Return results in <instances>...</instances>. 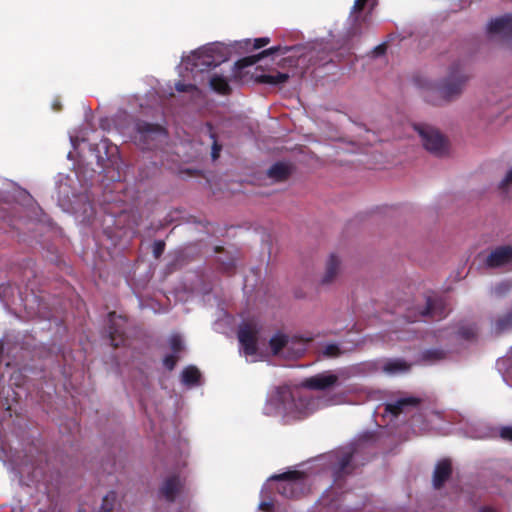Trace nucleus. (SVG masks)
<instances>
[{"instance_id": "f257e3e1", "label": "nucleus", "mask_w": 512, "mask_h": 512, "mask_svg": "<svg viewBox=\"0 0 512 512\" xmlns=\"http://www.w3.org/2000/svg\"><path fill=\"white\" fill-rule=\"evenodd\" d=\"M470 78L471 73L465 64L456 61L450 66L447 77L435 89L425 92L424 99L434 106L453 101L463 93Z\"/></svg>"}, {"instance_id": "f03ea898", "label": "nucleus", "mask_w": 512, "mask_h": 512, "mask_svg": "<svg viewBox=\"0 0 512 512\" xmlns=\"http://www.w3.org/2000/svg\"><path fill=\"white\" fill-rule=\"evenodd\" d=\"M22 277L25 291H23L20 286L9 282L0 285V300L5 305L15 304L17 301L24 302L29 296L28 291L35 297V285L32 279L36 277V270L31 260L26 261Z\"/></svg>"}, {"instance_id": "7ed1b4c3", "label": "nucleus", "mask_w": 512, "mask_h": 512, "mask_svg": "<svg viewBox=\"0 0 512 512\" xmlns=\"http://www.w3.org/2000/svg\"><path fill=\"white\" fill-rule=\"evenodd\" d=\"M268 481L276 482L277 492L285 498L296 499L306 491V474L292 470L272 475Z\"/></svg>"}, {"instance_id": "20e7f679", "label": "nucleus", "mask_w": 512, "mask_h": 512, "mask_svg": "<svg viewBox=\"0 0 512 512\" xmlns=\"http://www.w3.org/2000/svg\"><path fill=\"white\" fill-rule=\"evenodd\" d=\"M355 449L344 447L337 449L328 455L329 469L332 473L334 484L341 486V482L351 475L356 465L354 464Z\"/></svg>"}, {"instance_id": "39448f33", "label": "nucleus", "mask_w": 512, "mask_h": 512, "mask_svg": "<svg viewBox=\"0 0 512 512\" xmlns=\"http://www.w3.org/2000/svg\"><path fill=\"white\" fill-rule=\"evenodd\" d=\"M237 336L244 354L247 356L255 355L258 351V344L265 343L267 340L260 322H241Z\"/></svg>"}, {"instance_id": "423d86ee", "label": "nucleus", "mask_w": 512, "mask_h": 512, "mask_svg": "<svg viewBox=\"0 0 512 512\" xmlns=\"http://www.w3.org/2000/svg\"><path fill=\"white\" fill-rule=\"evenodd\" d=\"M136 142L142 149L150 150L156 146V142L166 137L165 128L159 124L140 120L136 123Z\"/></svg>"}, {"instance_id": "0eeeda50", "label": "nucleus", "mask_w": 512, "mask_h": 512, "mask_svg": "<svg viewBox=\"0 0 512 512\" xmlns=\"http://www.w3.org/2000/svg\"><path fill=\"white\" fill-rule=\"evenodd\" d=\"M220 50L221 48L218 46H211L193 53L189 58L192 65L191 70L204 72L219 66L227 60L226 55L222 54Z\"/></svg>"}, {"instance_id": "6e6552de", "label": "nucleus", "mask_w": 512, "mask_h": 512, "mask_svg": "<svg viewBox=\"0 0 512 512\" xmlns=\"http://www.w3.org/2000/svg\"><path fill=\"white\" fill-rule=\"evenodd\" d=\"M414 129L421 137L423 146L427 151L437 156H441L446 152V140L437 129L426 124H415Z\"/></svg>"}, {"instance_id": "1a4fd4ad", "label": "nucleus", "mask_w": 512, "mask_h": 512, "mask_svg": "<svg viewBox=\"0 0 512 512\" xmlns=\"http://www.w3.org/2000/svg\"><path fill=\"white\" fill-rule=\"evenodd\" d=\"M338 382L339 378L336 374L326 371L305 378L301 382V386L309 390L325 391L336 386Z\"/></svg>"}, {"instance_id": "9d476101", "label": "nucleus", "mask_w": 512, "mask_h": 512, "mask_svg": "<svg viewBox=\"0 0 512 512\" xmlns=\"http://www.w3.org/2000/svg\"><path fill=\"white\" fill-rule=\"evenodd\" d=\"M418 314L422 317H439L446 318V305L442 298L437 296H428L426 298L425 305L421 308H418Z\"/></svg>"}, {"instance_id": "9b49d317", "label": "nucleus", "mask_w": 512, "mask_h": 512, "mask_svg": "<svg viewBox=\"0 0 512 512\" xmlns=\"http://www.w3.org/2000/svg\"><path fill=\"white\" fill-rule=\"evenodd\" d=\"M290 50L289 47H281V46H274L270 47L266 50H263L262 52L258 53L257 55H251L247 57H243L235 62L234 67L236 70H242L246 67L252 66L256 64L258 61H260L262 58L276 54H286Z\"/></svg>"}, {"instance_id": "f8f14e48", "label": "nucleus", "mask_w": 512, "mask_h": 512, "mask_svg": "<svg viewBox=\"0 0 512 512\" xmlns=\"http://www.w3.org/2000/svg\"><path fill=\"white\" fill-rule=\"evenodd\" d=\"M512 262V246H499L494 249L486 259V265L490 268H497Z\"/></svg>"}, {"instance_id": "ddd939ff", "label": "nucleus", "mask_w": 512, "mask_h": 512, "mask_svg": "<svg viewBox=\"0 0 512 512\" xmlns=\"http://www.w3.org/2000/svg\"><path fill=\"white\" fill-rule=\"evenodd\" d=\"M420 402V399L417 397L400 398L395 402L386 403L384 405V412L396 418L401 413L407 412L409 408H416Z\"/></svg>"}, {"instance_id": "4468645a", "label": "nucleus", "mask_w": 512, "mask_h": 512, "mask_svg": "<svg viewBox=\"0 0 512 512\" xmlns=\"http://www.w3.org/2000/svg\"><path fill=\"white\" fill-rule=\"evenodd\" d=\"M488 32L493 35H501L504 38H512V15L506 14L491 20Z\"/></svg>"}, {"instance_id": "2eb2a0df", "label": "nucleus", "mask_w": 512, "mask_h": 512, "mask_svg": "<svg viewBox=\"0 0 512 512\" xmlns=\"http://www.w3.org/2000/svg\"><path fill=\"white\" fill-rule=\"evenodd\" d=\"M452 475V463L448 458L441 459L433 472V486L440 489Z\"/></svg>"}, {"instance_id": "dca6fc26", "label": "nucleus", "mask_w": 512, "mask_h": 512, "mask_svg": "<svg viewBox=\"0 0 512 512\" xmlns=\"http://www.w3.org/2000/svg\"><path fill=\"white\" fill-rule=\"evenodd\" d=\"M182 486L180 477L178 475H171L164 480L159 492L168 502H174Z\"/></svg>"}, {"instance_id": "f3484780", "label": "nucleus", "mask_w": 512, "mask_h": 512, "mask_svg": "<svg viewBox=\"0 0 512 512\" xmlns=\"http://www.w3.org/2000/svg\"><path fill=\"white\" fill-rule=\"evenodd\" d=\"M365 322H348V324L345 327V333L342 334L343 341L346 343H350L353 345H357L361 339L360 334L365 328L364 326Z\"/></svg>"}, {"instance_id": "a211bd4d", "label": "nucleus", "mask_w": 512, "mask_h": 512, "mask_svg": "<svg viewBox=\"0 0 512 512\" xmlns=\"http://www.w3.org/2000/svg\"><path fill=\"white\" fill-rule=\"evenodd\" d=\"M209 84L211 89L218 94L227 96L232 92L228 79L221 75L213 74L209 80Z\"/></svg>"}, {"instance_id": "6ab92c4d", "label": "nucleus", "mask_w": 512, "mask_h": 512, "mask_svg": "<svg viewBox=\"0 0 512 512\" xmlns=\"http://www.w3.org/2000/svg\"><path fill=\"white\" fill-rule=\"evenodd\" d=\"M291 174V167L283 162L273 164L268 170V176L275 181H285Z\"/></svg>"}, {"instance_id": "aec40b11", "label": "nucleus", "mask_w": 512, "mask_h": 512, "mask_svg": "<svg viewBox=\"0 0 512 512\" xmlns=\"http://www.w3.org/2000/svg\"><path fill=\"white\" fill-rule=\"evenodd\" d=\"M340 266V260L335 254H331L326 263L325 275L322 279V283H330L338 273Z\"/></svg>"}, {"instance_id": "412c9836", "label": "nucleus", "mask_w": 512, "mask_h": 512, "mask_svg": "<svg viewBox=\"0 0 512 512\" xmlns=\"http://www.w3.org/2000/svg\"><path fill=\"white\" fill-rule=\"evenodd\" d=\"M289 75L287 73L277 72L275 74H261L255 77L257 83L278 85L287 82Z\"/></svg>"}, {"instance_id": "4be33fe9", "label": "nucleus", "mask_w": 512, "mask_h": 512, "mask_svg": "<svg viewBox=\"0 0 512 512\" xmlns=\"http://www.w3.org/2000/svg\"><path fill=\"white\" fill-rule=\"evenodd\" d=\"M446 358V352L439 348H431L422 352L421 360L427 364H433Z\"/></svg>"}, {"instance_id": "5701e85b", "label": "nucleus", "mask_w": 512, "mask_h": 512, "mask_svg": "<svg viewBox=\"0 0 512 512\" xmlns=\"http://www.w3.org/2000/svg\"><path fill=\"white\" fill-rule=\"evenodd\" d=\"M200 372L195 366H188L181 373V380L185 385H196L200 380Z\"/></svg>"}, {"instance_id": "b1692460", "label": "nucleus", "mask_w": 512, "mask_h": 512, "mask_svg": "<svg viewBox=\"0 0 512 512\" xmlns=\"http://www.w3.org/2000/svg\"><path fill=\"white\" fill-rule=\"evenodd\" d=\"M410 365L401 359L390 360L385 363L383 370L389 374L408 371Z\"/></svg>"}, {"instance_id": "393cba45", "label": "nucleus", "mask_w": 512, "mask_h": 512, "mask_svg": "<svg viewBox=\"0 0 512 512\" xmlns=\"http://www.w3.org/2000/svg\"><path fill=\"white\" fill-rule=\"evenodd\" d=\"M288 336L282 333H277L269 340V346L274 355L280 353V351L287 345Z\"/></svg>"}, {"instance_id": "a878e982", "label": "nucleus", "mask_w": 512, "mask_h": 512, "mask_svg": "<svg viewBox=\"0 0 512 512\" xmlns=\"http://www.w3.org/2000/svg\"><path fill=\"white\" fill-rule=\"evenodd\" d=\"M206 128L209 133V137L212 139V151H211V157L213 160H216L220 156V152L222 150V145L217 140V135L214 131V127L211 123L206 124Z\"/></svg>"}, {"instance_id": "bb28decb", "label": "nucleus", "mask_w": 512, "mask_h": 512, "mask_svg": "<svg viewBox=\"0 0 512 512\" xmlns=\"http://www.w3.org/2000/svg\"><path fill=\"white\" fill-rule=\"evenodd\" d=\"M275 400L283 406L282 408L284 410H287V403L292 400V393L286 387H278L276 390Z\"/></svg>"}, {"instance_id": "cd10ccee", "label": "nucleus", "mask_w": 512, "mask_h": 512, "mask_svg": "<svg viewBox=\"0 0 512 512\" xmlns=\"http://www.w3.org/2000/svg\"><path fill=\"white\" fill-rule=\"evenodd\" d=\"M342 354L339 346L337 344L331 343L324 346L321 350L320 355L324 358H336Z\"/></svg>"}, {"instance_id": "c85d7f7f", "label": "nucleus", "mask_w": 512, "mask_h": 512, "mask_svg": "<svg viewBox=\"0 0 512 512\" xmlns=\"http://www.w3.org/2000/svg\"><path fill=\"white\" fill-rule=\"evenodd\" d=\"M117 329H116V322H111V325L109 326V334H110V344L117 348L120 345L124 344V337L122 335H119V337H116Z\"/></svg>"}, {"instance_id": "c756f323", "label": "nucleus", "mask_w": 512, "mask_h": 512, "mask_svg": "<svg viewBox=\"0 0 512 512\" xmlns=\"http://www.w3.org/2000/svg\"><path fill=\"white\" fill-rule=\"evenodd\" d=\"M164 250H165V242L164 241L157 240L154 242L152 252H153V256L156 259H159L162 256V254L164 253Z\"/></svg>"}, {"instance_id": "7c9ffc66", "label": "nucleus", "mask_w": 512, "mask_h": 512, "mask_svg": "<svg viewBox=\"0 0 512 512\" xmlns=\"http://www.w3.org/2000/svg\"><path fill=\"white\" fill-rule=\"evenodd\" d=\"M170 347L174 353H178L183 349L182 339L178 335H174L170 339Z\"/></svg>"}, {"instance_id": "2f4dec72", "label": "nucleus", "mask_w": 512, "mask_h": 512, "mask_svg": "<svg viewBox=\"0 0 512 512\" xmlns=\"http://www.w3.org/2000/svg\"><path fill=\"white\" fill-rule=\"evenodd\" d=\"M177 362H178V357L173 354L167 355L163 359V364H164L165 368L168 369L169 371H172L175 368Z\"/></svg>"}, {"instance_id": "473e14b6", "label": "nucleus", "mask_w": 512, "mask_h": 512, "mask_svg": "<svg viewBox=\"0 0 512 512\" xmlns=\"http://www.w3.org/2000/svg\"><path fill=\"white\" fill-rule=\"evenodd\" d=\"M512 184V168L509 169L504 177V179L500 182L499 188L501 190H506Z\"/></svg>"}, {"instance_id": "72a5a7b5", "label": "nucleus", "mask_w": 512, "mask_h": 512, "mask_svg": "<svg viewBox=\"0 0 512 512\" xmlns=\"http://www.w3.org/2000/svg\"><path fill=\"white\" fill-rule=\"evenodd\" d=\"M220 269L223 271V272H226L228 274H231L233 273L234 269H235V263L234 261L231 259L229 260L228 262H223L220 266Z\"/></svg>"}, {"instance_id": "f704fd0d", "label": "nucleus", "mask_w": 512, "mask_h": 512, "mask_svg": "<svg viewBox=\"0 0 512 512\" xmlns=\"http://www.w3.org/2000/svg\"><path fill=\"white\" fill-rule=\"evenodd\" d=\"M500 436L504 440L512 441V427H510V426L503 427L500 430Z\"/></svg>"}, {"instance_id": "c9c22d12", "label": "nucleus", "mask_w": 512, "mask_h": 512, "mask_svg": "<svg viewBox=\"0 0 512 512\" xmlns=\"http://www.w3.org/2000/svg\"><path fill=\"white\" fill-rule=\"evenodd\" d=\"M112 509H113V503L109 502V495H106L103 498V503L101 505L100 512H111Z\"/></svg>"}, {"instance_id": "e433bc0d", "label": "nucleus", "mask_w": 512, "mask_h": 512, "mask_svg": "<svg viewBox=\"0 0 512 512\" xmlns=\"http://www.w3.org/2000/svg\"><path fill=\"white\" fill-rule=\"evenodd\" d=\"M196 87L193 84L177 83L176 90L179 92H189L195 90Z\"/></svg>"}, {"instance_id": "4c0bfd02", "label": "nucleus", "mask_w": 512, "mask_h": 512, "mask_svg": "<svg viewBox=\"0 0 512 512\" xmlns=\"http://www.w3.org/2000/svg\"><path fill=\"white\" fill-rule=\"evenodd\" d=\"M369 0H355L353 5V12H361Z\"/></svg>"}, {"instance_id": "58836bf2", "label": "nucleus", "mask_w": 512, "mask_h": 512, "mask_svg": "<svg viewBox=\"0 0 512 512\" xmlns=\"http://www.w3.org/2000/svg\"><path fill=\"white\" fill-rule=\"evenodd\" d=\"M269 42H270V39L267 37L257 38V39H255V42H254V48L260 49V48L264 47L265 45H267Z\"/></svg>"}, {"instance_id": "ea45409f", "label": "nucleus", "mask_w": 512, "mask_h": 512, "mask_svg": "<svg viewBox=\"0 0 512 512\" xmlns=\"http://www.w3.org/2000/svg\"><path fill=\"white\" fill-rule=\"evenodd\" d=\"M273 502L271 501H262L259 504V509L265 512H271L273 510Z\"/></svg>"}, {"instance_id": "a19ab883", "label": "nucleus", "mask_w": 512, "mask_h": 512, "mask_svg": "<svg viewBox=\"0 0 512 512\" xmlns=\"http://www.w3.org/2000/svg\"><path fill=\"white\" fill-rule=\"evenodd\" d=\"M386 50H387V46H386V44H385V43H382V44H380V45L376 46V47L373 49V54H374L375 56H381V55L385 54Z\"/></svg>"}, {"instance_id": "79ce46f5", "label": "nucleus", "mask_w": 512, "mask_h": 512, "mask_svg": "<svg viewBox=\"0 0 512 512\" xmlns=\"http://www.w3.org/2000/svg\"><path fill=\"white\" fill-rule=\"evenodd\" d=\"M478 512H498V511L493 507L484 506V507L480 508Z\"/></svg>"}, {"instance_id": "37998d69", "label": "nucleus", "mask_w": 512, "mask_h": 512, "mask_svg": "<svg viewBox=\"0 0 512 512\" xmlns=\"http://www.w3.org/2000/svg\"><path fill=\"white\" fill-rule=\"evenodd\" d=\"M504 320H512V307Z\"/></svg>"}, {"instance_id": "c03bdc74", "label": "nucleus", "mask_w": 512, "mask_h": 512, "mask_svg": "<svg viewBox=\"0 0 512 512\" xmlns=\"http://www.w3.org/2000/svg\"><path fill=\"white\" fill-rule=\"evenodd\" d=\"M301 340H302L303 342H310V341H312V340H313V337H306V338L301 337Z\"/></svg>"}, {"instance_id": "a18cd8bd", "label": "nucleus", "mask_w": 512, "mask_h": 512, "mask_svg": "<svg viewBox=\"0 0 512 512\" xmlns=\"http://www.w3.org/2000/svg\"><path fill=\"white\" fill-rule=\"evenodd\" d=\"M54 109L57 110V111L60 110L61 109L60 104L59 103H55L54 104Z\"/></svg>"}, {"instance_id": "49530a36", "label": "nucleus", "mask_w": 512, "mask_h": 512, "mask_svg": "<svg viewBox=\"0 0 512 512\" xmlns=\"http://www.w3.org/2000/svg\"><path fill=\"white\" fill-rule=\"evenodd\" d=\"M40 320H47V321H50V320H51V318H50V317H41V319H40Z\"/></svg>"}, {"instance_id": "de8ad7c7", "label": "nucleus", "mask_w": 512, "mask_h": 512, "mask_svg": "<svg viewBox=\"0 0 512 512\" xmlns=\"http://www.w3.org/2000/svg\"><path fill=\"white\" fill-rule=\"evenodd\" d=\"M115 314V312H110L109 316L112 317Z\"/></svg>"}]
</instances>
